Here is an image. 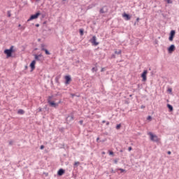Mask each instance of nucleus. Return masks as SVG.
I'll return each instance as SVG.
<instances>
[{"label": "nucleus", "mask_w": 179, "mask_h": 179, "mask_svg": "<svg viewBox=\"0 0 179 179\" xmlns=\"http://www.w3.org/2000/svg\"><path fill=\"white\" fill-rule=\"evenodd\" d=\"M148 135L150 136V141H152V142H159V139L157 136L153 134V133L152 132H149Z\"/></svg>", "instance_id": "nucleus-1"}, {"label": "nucleus", "mask_w": 179, "mask_h": 179, "mask_svg": "<svg viewBox=\"0 0 179 179\" xmlns=\"http://www.w3.org/2000/svg\"><path fill=\"white\" fill-rule=\"evenodd\" d=\"M12 52H13V46H11L10 49H6L4 54L7 55V58L12 57Z\"/></svg>", "instance_id": "nucleus-2"}, {"label": "nucleus", "mask_w": 179, "mask_h": 179, "mask_svg": "<svg viewBox=\"0 0 179 179\" xmlns=\"http://www.w3.org/2000/svg\"><path fill=\"white\" fill-rule=\"evenodd\" d=\"M40 12H38L35 15H31L27 22H30V20H34V19H37L40 16Z\"/></svg>", "instance_id": "nucleus-3"}, {"label": "nucleus", "mask_w": 179, "mask_h": 179, "mask_svg": "<svg viewBox=\"0 0 179 179\" xmlns=\"http://www.w3.org/2000/svg\"><path fill=\"white\" fill-rule=\"evenodd\" d=\"M96 41L97 38H96V36H92V38L90 40L92 45H99V43Z\"/></svg>", "instance_id": "nucleus-4"}, {"label": "nucleus", "mask_w": 179, "mask_h": 179, "mask_svg": "<svg viewBox=\"0 0 179 179\" xmlns=\"http://www.w3.org/2000/svg\"><path fill=\"white\" fill-rule=\"evenodd\" d=\"M174 36H176V31L171 30L169 38V41H173V40H174Z\"/></svg>", "instance_id": "nucleus-5"}, {"label": "nucleus", "mask_w": 179, "mask_h": 179, "mask_svg": "<svg viewBox=\"0 0 179 179\" xmlns=\"http://www.w3.org/2000/svg\"><path fill=\"white\" fill-rule=\"evenodd\" d=\"M176 51V45H171L169 48H168V52L169 54H171Z\"/></svg>", "instance_id": "nucleus-6"}, {"label": "nucleus", "mask_w": 179, "mask_h": 179, "mask_svg": "<svg viewBox=\"0 0 179 179\" xmlns=\"http://www.w3.org/2000/svg\"><path fill=\"white\" fill-rule=\"evenodd\" d=\"M146 75H148V70H145L141 74V78H143V82H146L147 78Z\"/></svg>", "instance_id": "nucleus-7"}, {"label": "nucleus", "mask_w": 179, "mask_h": 179, "mask_svg": "<svg viewBox=\"0 0 179 179\" xmlns=\"http://www.w3.org/2000/svg\"><path fill=\"white\" fill-rule=\"evenodd\" d=\"M30 67L31 69V71L33 72L36 69V60H33L30 64Z\"/></svg>", "instance_id": "nucleus-8"}, {"label": "nucleus", "mask_w": 179, "mask_h": 179, "mask_svg": "<svg viewBox=\"0 0 179 179\" xmlns=\"http://www.w3.org/2000/svg\"><path fill=\"white\" fill-rule=\"evenodd\" d=\"M71 121H73V114H71V115H69L66 117V122L67 124H69V122H71Z\"/></svg>", "instance_id": "nucleus-9"}, {"label": "nucleus", "mask_w": 179, "mask_h": 179, "mask_svg": "<svg viewBox=\"0 0 179 179\" xmlns=\"http://www.w3.org/2000/svg\"><path fill=\"white\" fill-rule=\"evenodd\" d=\"M48 104H50V107H54L55 108H57V107L59 106V103H57L52 101L48 102Z\"/></svg>", "instance_id": "nucleus-10"}, {"label": "nucleus", "mask_w": 179, "mask_h": 179, "mask_svg": "<svg viewBox=\"0 0 179 179\" xmlns=\"http://www.w3.org/2000/svg\"><path fill=\"white\" fill-rule=\"evenodd\" d=\"M65 80H66V85H69V82H71V80H72L70 76H66Z\"/></svg>", "instance_id": "nucleus-11"}, {"label": "nucleus", "mask_w": 179, "mask_h": 179, "mask_svg": "<svg viewBox=\"0 0 179 179\" xmlns=\"http://www.w3.org/2000/svg\"><path fill=\"white\" fill-rule=\"evenodd\" d=\"M64 174H65V170L60 169L58 172H57V176H64Z\"/></svg>", "instance_id": "nucleus-12"}, {"label": "nucleus", "mask_w": 179, "mask_h": 179, "mask_svg": "<svg viewBox=\"0 0 179 179\" xmlns=\"http://www.w3.org/2000/svg\"><path fill=\"white\" fill-rule=\"evenodd\" d=\"M41 57H43V55H34V57L36 61H41V59L40 58H41Z\"/></svg>", "instance_id": "nucleus-13"}, {"label": "nucleus", "mask_w": 179, "mask_h": 179, "mask_svg": "<svg viewBox=\"0 0 179 179\" xmlns=\"http://www.w3.org/2000/svg\"><path fill=\"white\" fill-rule=\"evenodd\" d=\"M123 17L126 18V20H131V15L129 14L124 13Z\"/></svg>", "instance_id": "nucleus-14"}, {"label": "nucleus", "mask_w": 179, "mask_h": 179, "mask_svg": "<svg viewBox=\"0 0 179 179\" xmlns=\"http://www.w3.org/2000/svg\"><path fill=\"white\" fill-rule=\"evenodd\" d=\"M42 51H45L46 55H51V53L45 48H42Z\"/></svg>", "instance_id": "nucleus-15"}, {"label": "nucleus", "mask_w": 179, "mask_h": 179, "mask_svg": "<svg viewBox=\"0 0 179 179\" xmlns=\"http://www.w3.org/2000/svg\"><path fill=\"white\" fill-rule=\"evenodd\" d=\"M17 114H20L21 115L24 114V110H23L22 109H20L17 111Z\"/></svg>", "instance_id": "nucleus-16"}, {"label": "nucleus", "mask_w": 179, "mask_h": 179, "mask_svg": "<svg viewBox=\"0 0 179 179\" xmlns=\"http://www.w3.org/2000/svg\"><path fill=\"white\" fill-rule=\"evenodd\" d=\"M54 97V96H49L48 97V103H50V102H51L52 101L51 100H52V98Z\"/></svg>", "instance_id": "nucleus-17"}, {"label": "nucleus", "mask_w": 179, "mask_h": 179, "mask_svg": "<svg viewBox=\"0 0 179 179\" xmlns=\"http://www.w3.org/2000/svg\"><path fill=\"white\" fill-rule=\"evenodd\" d=\"M167 107L170 111H173V106H171L170 104H167Z\"/></svg>", "instance_id": "nucleus-18"}, {"label": "nucleus", "mask_w": 179, "mask_h": 179, "mask_svg": "<svg viewBox=\"0 0 179 179\" xmlns=\"http://www.w3.org/2000/svg\"><path fill=\"white\" fill-rule=\"evenodd\" d=\"M84 33H85V29H80V36H83Z\"/></svg>", "instance_id": "nucleus-19"}, {"label": "nucleus", "mask_w": 179, "mask_h": 179, "mask_svg": "<svg viewBox=\"0 0 179 179\" xmlns=\"http://www.w3.org/2000/svg\"><path fill=\"white\" fill-rule=\"evenodd\" d=\"M121 52H122L121 50H119L118 51L117 50L115 51V53L117 54V55H121Z\"/></svg>", "instance_id": "nucleus-20"}, {"label": "nucleus", "mask_w": 179, "mask_h": 179, "mask_svg": "<svg viewBox=\"0 0 179 179\" xmlns=\"http://www.w3.org/2000/svg\"><path fill=\"white\" fill-rule=\"evenodd\" d=\"M55 82H56L57 83H58L59 82V77H56V78H55Z\"/></svg>", "instance_id": "nucleus-21"}, {"label": "nucleus", "mask_w": 179, "mask_h": 179, "mask_svg": "<svg viewBox=\"0 0 179 179\" xmlns=\"http://www.w3.org/2000/svg\"><path fill=\"white\" fill-rule=\"evenodd\" d=\"M79 164H80V162H76L74 163V166H79Z\"/></svg>", "instance_id": "nucleus-22"}, {"label": "nucleus", "mask_w": 179, "mask_h": 179, "mask_svg": "<svg viewBox=\"0 0 179 179\" xmlns=\"http://www.w3.org/2000/svg\"><path fill=\"white\" fill-rule=\"evenodd\" d=\"M7 15H8V17H10V16H11L10 10H8V11L7 12Z\"/></svg>", "instance_id": "nucleus-23"}, {"label": "nucleus", "mask_w": 179, "mask_h": 179, "mask_svg": "<svg viewBox=\"0 0 179 179\" xmlns=\"http://www.w3.org/2000/svg\"><path fill=\"white\" fill-rule=\"evenodd\" d=\"M120 128H121V124H117L116 126V129H120Z\"/></svg>", "instance_id": "nucleus-24"}, {"label": "nucleus", "mask_w": 179, "mask_h": 179, "mask_svg": "<svg viewBox=\"0 0 179 179\" xmlns=\"http://www.w3.org/2000/svg\"><path fill=\"white\" fill-rule=\"evenodd\" d=\"M109 155H110L111 156H114V152L109 151Z\"/></svg>", "instance_id": "nucleus-25"}, {"label": "nucleus", "mask_w": 179, "mask_h": 179, "mask_svg": "<svg viewBox=\"0 0 179 179\" xmlns=\"http://www.w3.org/2000/svg\"><path fill=\"white\" fill-rule=\"evenodd\" d=\"M171 92H173V89L169 88V89H168V92H169V93H171Z\"/></svg>", "instance_id": "nucleus-26"}, {"label": "nucleus", "mask_w": 179, "mask_h": 179, "mask_svg": "<svg viewBox=\"0 0 179 179\" xmlns=\"http://www.w3.org/2000/svg\"><path fill=\"white\" fill-rule=\"evenodd\" d=\"M92 70L93 72H94V71H95V72H97V69H96L94 67H93Z\"/></svg>", "instance_id": "nucleus-27"}, {"label": "nucleus", "mask_w": 179, "mask_h": 179, "mask_svg": "<svg viewBox=\"0 0 179 179\" xmlns=\"http://www.w3.org/2000/svg\"><path fill=\"white\" fill-rule=\"evenodd\" d=\"M41 111H43V109L41 108H39L38 109V113H41Z\"/></svg>", "instance_id": "nucleus-28"}, {"label": "nucleus", "mask_w": 179, "mask_h": 179, "mask_svg": "<svg viewBox=\"0 0 179 179\" xmlns=\"http://www.w3.org/2000/svg\"><path fill=\"white\" fill-rule=\"evenodd\" d=\"M119 170L120 171H121V173H124V171H125V170L123 169H119Z\"/></svg>", "instance_id": "nucleus-29"}, {"label": "nucleus", "mask_w": 179, "mask_h": 179, "mask_svg": "<svg viewBox=\"0 0 179 179\" xmlns=\"http://www.w3.org/2000/svg\"><path fill=\"white\" fill-rule=\"evenodd\" d=\"M9 145H13V141H9Z\"/></svg>", "instance_id": "nucleus-30"}, {"label": "nucleus", "mask_w": 179, "mask_h": 179, "mask_svg": "<svg viewBox=\"0 0 179 179\" xmlns=\"http://www.w3.org/2000/svg\"><path fill=\"white\" fill-rule=\"evenodd\" d=\"M79 124H80V125H83V120H80Z\"/></svg>", "instance_id": "nucleus-31"}, {"label": "nucleus", "mask_w": 179, "mask_h": 179, "mask_svg": "<svg viewBox=\"0 0 179 179\" xmlns=\"http://www.w3.org/2000/svg\"><path fill=\"white\" fill-rule=\"evenodd\" d=\"M128 150L129 152H131L132 150V147H129Z\"/></svg>", "instance_id": "nucleus-32"}, {"label": "nucleus", "mask_w": 179, "mask_h": 179, "mask_svg": "<svg viewBox=\"0 0 179 179\" xmlns=\"http://www.w3.org/2000/svg\"><path fill=\"white\" fill-rule=\"evenodd\" d=\"M100 12H101V13H104V10H103V8H101V9L100 10Z\"/></svg>", "instance_id": "nucleus-33"}, {"label": "nucleus", "mask_w": 179, "mask_h": 179, "mask_svg": "<svg viewBox=\"0 0 179 179\" xmlns=\"http://www.w3.org/2000/svg\"><path fill=\"white\" fill-rule=\"evenodd\" d=\"M40 149L43 150V149H44V145H41Z\"/></svg>", "instance_id": "nucleus-34"}, {"label": "nucleus", "mask_w": 179, "mask_h": 179, "mask_svg": "<svg viewBox=\"0 0 179 179\" xmlns=\"http://www.w3.org/2000/svg\"><path fill=\"white\" fill-rule=\"evenodd\" d=\"M114 163H115V164H117L118 163V160L115 159V160H114Z\"/></svg>", "instance_id": "nucleus-35"}, {"label": "nucleus", "mask_w": 179, "mask_h": 179, "mask_svg": "<svg viewBox=\"0 0 179 179\" xmlns=\"http://www.w3.org/2000/svg\"><path fill=\"white\" fill-rule=\"evenodd\" d=\"M43 48H44V44L41 45V50L43 51Z\"/></svg>", "instance_id": "nucleus-36"}, {"label": "nucleus", "mask_w": 179, "mask_h": 179, "mask_svg": "<svg viewBox=\"0 0 179 179\" xmlns=\"http://www.w3.org/2000/svg\"><path fill=\"white\" fill-rule=\"evenodd\" d=\"M152 118V116H148L147 120H150Z\"/></svg>", "instance_id": "nucleus-37"}, {"label": "nucleus", "mask_w": 179, "mask_h": 179, "mask_svg": "<svg viewBox=\"0 0 179 179\" xmlns=\"http://www.w3.org/2000/svg\"><path fill=\"white\" fill-rule=\"evenodd\" d=\"M167 154L168 155H171V151H168Z\"/></svg>", "instance_id": "nucleus-38"}, {"label": "nucleus", "mask_w": 179, "mask_h": 179, "mask_svg": "<svg viewBox=\"0 0 179 179\" xmlns=\"http://www.w3.org/2000/svg\"><path fill=\"white\" fill-rule=\"evenodd\" d=\"M101 72H104V68H102Z\"/></svg>", "instance_id": "nucleus-39"}, {"label": "nucleus", "mask_w": 179, "mask_h": 179, "mask_svg": "<svg viewBox=\"0 0 179 179\" xmlns=\"http://www.w3.org/2000/svg\"><path fill=\"white\" fill-rule=\"evenodd\" d=\"M99 140H100V138L98 137V138H96V142H99Z\"/></svg>", "instance_id": "nucleus-40"}, {"label": "nucleus", "mask_w": 179, "mask_h": 179, "mask_svg": "<svg viewBox=\"0 0 179 179\" xmlns=\"http://www.w3.org/2000/svg\"><path fill=\"white\" fill-rule=\"evenodd\" d=\"M72 97H75V94H71Z\"/></svg>", "instance_id": "nucleus-41"}, {"label": "nucleus", "mask_w": 179, "mask_h": 179, "mask_svg": "<svg viewBox=\"0 0 179 179\" xmlns=\"http://www.w3.org/2000/svg\"><path fill=\"white\" fill-rule=\"evenodd\" d=\"M102 124H106V120H103Z\"/></svg>", "instance_id": "nucleus-42"}, {"label": "nucleus", "mask_w": 179, "mask_h": 179, "mask_svg": "<svg viewBox=\"0 0 179 179\" xmlns=\"http://www.w3.org/2000/svg\"><path fill=\"white\" fill-rule=\"evenodd\" d=\"M106 125H110V122H107Z\"/></svg>", "instance_id": "nucleus-43"}, {"label": "nucleus", "mask_w": 179, "mask_h": 179, "mask_svg": "<svg viewBox=\"0 0 179 179\" xmlns=\"http://www.w3.org/2000/svg\"><path fill=\"white\" fill-rule=\"evenodd\" d=\"M141 108H145V106L142 105Z\"/></svg>", "instance_id": "nucleus-44"}, {"label": "nucleus", "mask_w": 179, "mask_h": 179, "mask_svg": "<svg viewBox=\"0 0 179 179\" xmlns=\"http://www.w3.org/2000/svg\"><path fill=\"white\" fill-rule=\"evenodd\" d=\"M136 22H139V17L136 19Z\"/></svg>", "instance_id": "nucleus-45"}, {"label": "nucleus", "mask_w": 179, "mask_h": 179, "mask_svg": "<svg viewBox=\"0 0 179 179\" xmlns=\"http://www.w3.org/2000/svg\"><path fill=\"white\" fill-rule=\"evenodd\" d=\"M168 3H170V0H167Z\"/></svg>", "instance_id": "nucleus-46"}, {"label": "nucleus", "mask_w": 179, "mask_h": 179, "mask_svg": "<svg viewBox=\"0 0 179 179\" xmlns=\"http://www.w3.org/2000/svg\"><path fill=\"white\" fill-rule=\"evenodd\" d=\"M36 27H38L39 24H36Z\"/></svg>", "instance_id": "nucleus-47"}, {"label": "nucleus", "mask_w": 179, "mask_h": 179, "mask_svg": "<svg viewBox=\"0 0 179 179\" xmlns=\"http://www.w3.org/2000/svg\"><path fill=\"white\" fill-rule=\"evenodd\" d=\"M155 44H157V41H155Z\"/></svg>", "instance_id": "nucleus-48"}, {"label": "nucleus", "mask_w": 179, "mask_h": 179, "mask_svg": "<svg viewBox=\"0 0 179 179\" xmlns=\"http://www.w3.org/2000/svg\"><path fill=\"white\" fill-rule=\"evenodd\" d=\"M112 173H115V172L114 171V170H112Z\"/></svg>", "instance_id": "nucleus-49"}, {"label": "nucleus", "mask_w": 179, "mask_h": 179, "mask_svg": "<svg viewBox=\"0 0 179 179\" xmlns=\"http://www.w3.org/2000/svg\"><path fill=\"white\" fill-rule=\"evenodd\" d=\"M59 103H61V101H59V103H57V104H59Z\"/></svg>", "instance_id": "nucleus-50"}, {"label": "nucleus", "mask_w": 179, "mask_h": 179, "mask_svg": "<svg viewBox=\"0 0 179 179\" xmlns=\"http://www.w3.org/2000/svg\"><path fill=\"white\" fill-rule=\"evenodd\" d=\"M39 1H41V0H36L37 2H39Z\"/></svg>", "instance_id": "nucleus-51"}, {"label": "nucleus", "mask_w": 179, "mask_h": 179, "mask_svg": "<svg viewBox=\"0 0 179 179\" xmlns=\"http://www.w3.org/2000/svg\"><path fill=\"white\" fill-rule=\"evenodd\" d=\"M25 69H27V66H25Z\"/></svg>", "instance_id": "nucleus-52"}, {"label": "nucleus", "mask_w": 179, "mask_h": 179, "mask_svg": "<svg viewBox=\"0 0 179 179\" xmlns=\"http://www.w3.org/2000/svg\"><path fill=\"white\" fill-rule=\"evenodd\" d=\"M20 26H21V25H20V24H19V27H20Z\"/></svg>", "instance_id": "nucleus-53"}, {"label": "nucleus", "mask_w": 179, "mask_h": 179, "mask_svg": "<svg viewBox=\"0 0 179 179\" xmlns=\"http://www.w3.org/2000/svg\"><path fill=\"white\" fill-rule=\"evenodd\" d=\"M64 1H66V0H63Z\"/></svg>", "instance_id": "nucleus-54"}]
</instances>
